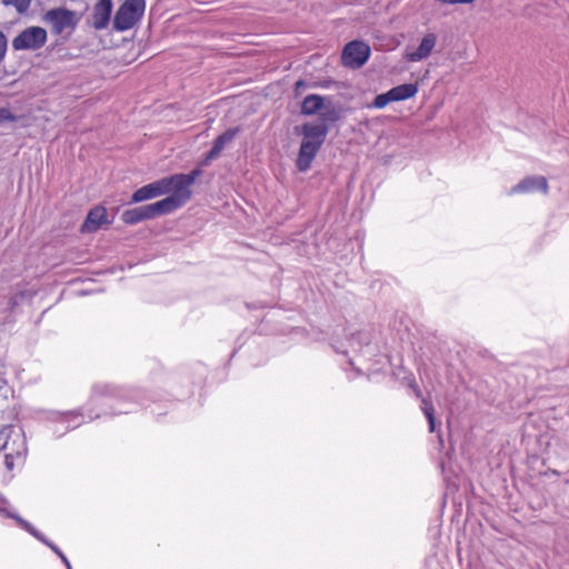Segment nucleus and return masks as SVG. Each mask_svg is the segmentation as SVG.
<instances>
[{
  "label": "nucleus",
  "instance_id": "f257e3e1",
  "mask_svg": "<svg viewBox=\"0 0 569 569\" xmlns=\"http://www.w3.org/2000/svg\"><path fill=\"white\" fill-rule=\"evenodd\" d=\"M144 7L143 0H127L123 2L114 16V29L124 31L132 28L142 17Z\"/></svg>",
  "mask_w": 569,
  "mask_h": 569
},
{
  "label": "nucleus",
  "instance_id": "f03ea898",
  "mask_svg": "<svg viewBox=\"0 0 569 569\" xmlns=\"http://www.w3.org/2000/svg\"><path fill=\"white\" fill-rule=\"evenodd\" d=\"M47 41V31L41 27H29L12 41L16 50H37Z\"/></svg>",
  "mask_w": 569,
  "mask_h": 569
},
{
  "label": "nucleus",
  "instance_id": "7ed1b4c3",
  "mask_svg": "<svg viewBox=\"0 0 569 569\" xmlns=\"http://www.w3.org/2000/svg\"><path fill=\"white\" fill-rule=\"evenodd\" d=\"M169 193L167 198L148 204L151 219L157 216L170 213L190 200L187 194L182 193L177 187H172Z\"/></svg>",
  "mask_w": 569,
  "mask_h": 569
},
{
  "label": "nucleus",
  "instance_id": "20e7f679",
  "mask_svg": "<svg viewBox=\"0 0 569 569\" xmlns=\"http://www.w3.org/2000/svg\"><path fill=\"white\" fill-rule=\"evenodd\" d=\"M370 56V47L362 41H351L342 51V62L347 67L360 68Z\"/></svg>",
  "mask_w": 569,
  "mask_h": 569
},
{
  "label": "nucleus",
  "instance_id": "39448f33",
  "mask_svg": "<svg viewBox=\"0 0 569 569\" xmlns=\"http://www.w3.org/2000/svg\"><path fill=\"white\" fill-rule=\"evenodd\" d=\"M172 187L173 183L171 178L166 177L136 190L131 200L132 202H142L149 199H153L156 197L171 192Z\"/></svg>",
  "mask_w": 569,
  "mask_h": 569
},
{
  "label": "nucleus",
  "instance_id": "423d86ee",
  "mask_svg": "<svg viewBox=\"0 0 569 569\" xmlns=\"http://www.w3.org/2000/svg\"><path fill=\"white\" fill-rule=\"evenodd\" d=\"M43 20L51 27L52 32L57 34L73 27L77 22L76 13L64 8L49 10L44 14Z\"/></svg>",
  "mask_w": 569,
  "mask_h": 569
},
{
  "label": "nucleus",
  "instance_id": "0eeeda50",
  "mask_svg": "<svg viewBox=\"0 0 569 569\" xmlns=\"http://www.w3.org/2000/svg\"><path fill=\"white\" fill-rule=\"evenodd\" d=\"M436 43L437 36L432 32H429L423 36L419 46H407L403 53V59H406L409 62L422 61L431 54L432 50L436 47Z\"/></svg>",
  "mask_w": 569,
  "mask_h": 569
},
{
  "label": "nucleus",
  "instance_id": "6e6552de",
  "mask_svg": "<svg viewBox=\"0 0 569 569\" xmlns=\"http://www.w3.org/2000/svg\"><path fill=\"white\" fill-rule=\"evenodd\" d=\"M535 191L548 192L547 179L542 176L527 177L511 188L508 194L530 193Z\"/></svg>",
  "mask_w": 569,
  "mask_h": 569
},
{
  "label": "nucleus",
  "instance_id": "1a4fd4ad",
  "mask_svg": "<svg viewBox=\"0 0 569 569\" xmlns=\"http://www.w3.org/2000/svg\"><path fill=\"white\" fill-rule=\"evenodd\" d=\"M327 132L328 129L325 124L306 123L302 127L303 138L301 143L320 149L326 139Z\"/></svg>",
  "mask_w": 569,
  "mask_h": 569
},
{
  "label": "nucleus",
  "instance_id": "9d476101",
  "mask_svg": "<svg viewBox=\"0 0 569 569\" xmlns=\"http://www.w3.org/2000/svg\"><path fill=\"white\" fill-rule=\"evenodd\" d=\"M108 223L107 209L98 206L89 211L81 229L83 232H96L102 226Z\"/></svg>",
  "mask_w": 569,
  "mask_h": 569
},
{
  "label": "nucleus",
  "instance_id": "9b49d317",
  "mask_svg": "<svg viewBox=\"0 0 569 569\" xmlns=\"http://www.w3.org/2000/svg\"><path fill=\"white\" fill-rule=\"evenodd\" d=\"M112 0H99L94 6L92 23L96 29H103L110 21Z\"/></svg>",
  "mask_w": 569,
  "mask_h": 569
},
{
  "label": "nucleus",
  "instance_id": "f8f14e48",
  "mask_svg": "<svg viewBox=\"0 0 569 569\" xmlns=\"http://www.w3.org/2000/svg\"><path fill=\"white\" fill-rule=\"evenodd\" d=\"M237 132H238L237 129H229L226 132H223L221 136H219L216 139L212 149L207 153L202 164L206 166L211 160L216 159L221 153V151L224 149V147L234 139Z\"/></svg>",
  "mask_w": 569,
  "mask_h": 569
},
{
  "label": "nucleus",
  "instance_id": "ddd939ff",
  "mask_svg": "<svg viewBox=\"0 0 569 569\" xmlns=\"http://www.w3.org/2000/svg\"><path fill=\"white\" fill-rule=\"evenodd\" d=\"M201 174V170L196 169L189 174L177 173L170 176L173 187H177L182 193L187 194L190 199L192 196L191 186L194 183L196 179Z\"/></svg>",
  "mask_w": 569,
  "mask_h": 569
},
{
  "label": "nucleus",
  "instance_id": "4468645a",
  "mask_svg": "<svg viewBox=\"0 0 569 569\" xmlns=\"http://www.w3.org/2000/svg\"><path fill=\"white\" fill-rule=\"evenodd\" d=\"M327 98L319 94L307 96L301 103V113L312 116L326 106Z\"/></svg>",
  "mask_w": 569,
  "mask_h": 569
},
{
  "label": "nucleus",
  "instance_id": "2eb2a0df",
  "mask_svg": "<svg viewBox=\"0 0 569 569\" xmlns=\"http://www.w3.org/2000/svg\"><path fill=\"white\" fill-rule=\"evenodd\" d=\"M318 151L319 149L315 148L313 146L301 143L297 159V166L299 170H308Z\"/></svg>",
  "mask_w": 569,
  "mask_h": 569
},
{
  "label": "nucleus",
  "instance_id": "dca6fc26",
  "mask_svg": "<svg viewBox=\"0 0 569 569\" xmlns=\"http://www.w3.org/2000/svg\"><path fill=\"white\" fill-rule=\"evenodd\" d=\"M121 219L124 223H128V224H134L140 221L151 219L150 212L148 210V204L138 207V208H133L130 210H126L121 214Z\"/></svg>",
  "mask_w": 569,
  "mask_h": 569
},
{
  "label": "nucleus",
  "instance_id": "f3484780",
  "mask_svg": "<svg viewBox=\"0 0 569 569\" xmlns=\"http://www.w3.org/2000/svg\"><path fill=\"white\" fill-rule=\"evenodd\" d=\"M393 101H402L412 98L418 92L417 84L405 83L389 90Z\"/></svg>",
  "mask_w": 569,
  "mask_h": 569
},
{
  "label": "nucleus",
  "instance_id": "a211bd4d",
  "mask_svg": "<svg viewBox=\"0 0 569 569\" xmlns=\"http://www.w3.org/2000/svg\"><path fill=\"white\" fill-rule=\"evenodd\" d=\"M17 520L27 531H29L32 536H34L40 541L44 542L48 547H50L61 558V555H63V553L61 552V550L56 545H53L52 542L48 541L39 531H37L26 520H23L21 518H17Z\"/></svg>",
  "mask_w": 569,
  "mask_h": 569
},
{
  "label": "nucleus",
  "instance_id": "6ab92c4d",
  "mask_svg": "<svg viewBox=\"0 0 569 569\" xmlns=\"http://www.w3.org/2000/svg\"><path fill=\"white\" fill-rule=\"evenodd\" d=\"M6 7H13L20 14L26 13L31 4L32 0H0Z\"/></svg>",
  "mask_w": 569,
  "mask_h": 569
},
{
  "label": "nucleus",
  "instance_id": "aec40b11",
  "mask_svg": "<svg viewBox=\"0 0 569 569\" xmlns=\"http://www.w3.org/2000/svg\"><path fill=\"white\" fill-rule=\"evenodd\" d=\"M422 411L429 422V430L431 432L435 431V409H433V406L427 401V400H423L422 401Z\"/></svg>",
  "mask_w": 569,
  "mask_h": 569
},
{
  "label": "nucleus",
  "instance_id": "412c9836",
  "mask_svg": "<svg viewBox=\"0 0 569 569\" xmlns=\"http://www.w3.org/2000/svg\"><path fill=\"white\" fill-rule=\"evenodd\" d=\"M390 102H393V100L391 99L390 91H388L386 93L378 94L375 98L371 107L376 109H382Z\"/></svg>",
  "mask_w": 569,
  "mask_h": 569
},
{
  "label": "nucleus",
  "instance_id": "4be33fe9",
  "mask_svg": "<svg viewBox=\"0 0 569 569\" xmlns=\"http://www.w3.org/2000/svg\"><path fill=\"white\" fill-rule=\"evenodd\" d=\"M17 117L9 109L0 108V123L6 121H16Z\"/></svg>",
  "mask_w": 569,
  "mask_h": 569
},
{
  "label": "nucleus",
  "instance_id": "5701e85b",
  "mask_svg": "<svg viewBox=\"0 0 569 569\" xmlns=\"http://www.w3.org/2000/svg\"><path fill=\"white\" fill-rule=\"evenodd\" d=\"M7 50V39L2 32H0V61L3 59Z\"/></svg>",
  "mask_w": 569,
  "mask_h": 569
},
{
  "label": "nucleus",
  "instance_id": "b1692460",
  "mask_svg": "<svg viewBox=\"0 0 569 569\" xmlns=\"http://www.w3.org/2000/svg\"><path fill=\"white\" fill-rule=\"evenodd\" d=\"M106 389L107 387L104 386L94 387L93 399H98L100 396H102L106 392Z\"/></svg>",
  "mask_w": 569,
  "mask_h": 569
},
{
  "label": "nucleus",
  "instance_id": "393cba45",
  "mask_svg": "<svg viewBox=\"0 0 569 569\" xmlns=\"http://www.w3.org/2000/svg\"><path fill=\"white\" fill-rule=\"evenodd\" d=\"M439 1L442 3L456 4V3H472L475 0H439Z\"/></svg>",
  "mask_w": 569,
  "mask_h": 569
},
{
  "label": "nucleus",
  "instance_id": "a878e982",
  "mask_svg": "<svg viewBox=\"0 0 569 569\" xmlns=\"http://www.w3.org/2000/svg\"><path fill=\"white\" fill-rule=\"evenodd\" d=\"M6 465L9 470H11L13 468L14 462H13L12 456H10V455L6 456Z\"/></svg>",
  "mask_w": 569,
  "mask_h": 569
},
{
  "label": "nucleus",
  "instance_id": "bb28decb",
  "mask_svg": "<svg viewBox=\"0 0 569 569\" xmlns=\"http://www.w3.org/2000/svg\"><path fill=\"white\" fill-rule=\"evenodd\" d=\"M61 560L64 563V566L67 567V569H72L68 558L64 555H61Z\"/></svg>",
  "mask_w": 569,
  "mask_h": 569
},
{
  "label": "nucleus",
  "instance_id": "cd10ccee",
  "mask_svg": "<svg viewBox=\"0 0 569 569\" xmlns=\"http://www.w3.org/2000/svg\"><path fill=\"white\" fill-rule=\"evenodd\" d=\"M302 86H303V82H302V81H298V82L296 83V89L298 90V89H299L300 87H302Z\"/></svg>",
  "mask_w": 569,
  "mask_h": 569
}]
</instances>
